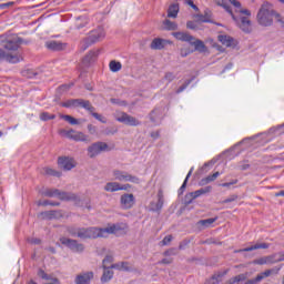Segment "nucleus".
I'll return each mask as SVG.
<instances>
[{
  "label": "nucleus",
  "mask_w": 284,
  "mask_h": 284,
  "mask_svg": "<svg viewBox=\"0 0 284 284\" xmlns=\"http://www.w3.org/2000/svg\"><path fill=\"white\" fill-rule=\"evenodd\" d=\"M277 261H280V262H283V261H284V253H282V254L280 255V257H278Z\"/></svg>",
  "instance_id": "obj_60"
},
{
  "label": "nucleus",
  "mask_w": 284,
  "mask_h": 284,
  "mask_svg": "<svg viewBox=\"0 0 284 284\" xmlns=\"http://www.w3.org/2000/svg\"><path fill=\"white\" fill-rule=\"evenodd\" d=\"M185 3L190 7H192L193 10H195V12H199V7H196V4H194V1L192 0H186Z\"/></svg>",
  "instance_id": "obj_45"
},
{
  "label": "nucleus",
  "mask_w": 284,
  "mask_h": 284,
  "mask_svg": "<svg viewBox=\"0 0 284 284\" xmlns=\"http://www.w3.org/2000/svg\"><path fill=\"white\" fill-rule=\"evenodd\" d=\"M105 151H108V143L105 142H95L88 148L90 159H94V156H99L101 152Z\"/></svg>",
  "instance_id": "obj_8"
},
{
  "label": "nucleus",
  "mask_w": 284,
  "mask_h": 284,
  "mask_svg": "<svg viewBox=\"0 0 284 284\" xmlns=\"http://www.w3.org/2000/svg\"><path fill=\"white\" fill-rule=\"evenodd\" d=\"M163 191L158 192V202H151L150 210L151 212H160V210H163Z\"/></svg>",
  "instance_id": "obj_16"
},
{
  "label": "nucleus",
  "mask_w": 284,
  "mask_h": 284,
  "mask_svg": "<svg viewBox=\"0 0 284 284\" xmlns=\"http://www.w3.org/2000/svg\"><path fill=\"white\" fill-rule=\"evenodd\" d=\"M170 254H172L170 251L164 252V256H170Z\"/></svg>",
  "instance_id": "obj_62"
},
{
  "label": "nucleus",
  "mask_w": 284,
  "mask_h": 284,
  "mask_svg": "<svg viewBox=\"0 0 284 284\" xmlns=\"http://www.w3.org/2000/svg\"><path fill=\"white\" fill-rule=\"evenodd\" d=\"M254 265H272V263H275L274 256H264L257 260H254Z\"/></svg>",
  "instance_id": "obj_24"
},
{
  "label": "nucleus",
  "mask_w": 284,
  "mask_h": 284,
  "mask_svg": "<svg viewBox=\"0 0 284 284\" xmlns=\"http://www.w3.org/2000/svg\"><path fill=\"white\" fill-rule=\"evenodd\" d=\"M60 90H70V85L63 84L62 87H60Z\"/></svg>",
  "instance_id": "obj_58"
},
{
  "label": "nucleus",
  "mask_w": 284,
  "mask_h": 284,
  "mask_svg": "<svg viewBox=\"0 0 284 284\" xmlns=\"http://www.w3.org/2000/svg\"><path fill=\"white\" fill-rule=\"evenodd\" d=\"M44 174H47L48 176H58V178L61 176V172L50 168L44 169Z\"/></svg>",
  "instance_id": "obj_40"
},
{
  "label": "nucleus",
  "mask_w": 284,
  "mask_h": 284,
  "mask_svg": "<svg viewBox=\"0 0 284 284\" xmlns=\"http://www.w3.org/2000/svg\"><path fill=\"white\" fill-rule=\"evenodd\" d=\"M62 134L67 136V139H70L71 141H78L85 143L88 142V135H85L83 132L69 130V131H62Z\"/></svg>",
  "instance_id": "obj_10"
},
{
  "label": "nucleus",
  "mask_w": 284,
  "mask_h": 284,
  "mask_svg": "<svg viewBox=\"0 0 284 284\" xmlns=\"http://www.w3.org/2000/svg\"><path fill=\"white\" fill-rule=\"evenodd\" d=\"M191 81H187L185 84H183L182 87H180L176 91L178 94H181V92H183V90H185V88H187L190 85Z\"/></svg>",
  "instance_id": "obj_48"
},
{
  "label": "nucleus",
  "mask_w": 284,
  "mask_h": 284,
  "mask_svg": "<svg viewBox=\"0 0 284 284\" xmlns=\"http://www.w3.org/2000/svg\"><path fill=\"white\" fill-rule=\"evenodd\" d=\"M172 34L178 41H185L186 43H192V41H194V37L190 36L187 32H173Z\"/></svg>",
  "instance_id": "obj_20"
},
{
  "label": "nucleus",
  "mask_w": 284,
  "mask_h": 284,
  "mask_svg": "<svg viewBox=\"0 0 284 284\" xmlns=\"http://www.w3.org/2000/svg\"><path fill=\"white\" fill-rule=\"evenodd\" d=\"M236 199H239L236 195H233L226 200H224V203H232V201H236Z\"/></svg>",
  "instance_id": "obj_52"
},
{
  "label": "nucleus",
  "mask_w": 284,
  "mask_h": 284,
  "mask_svg": "<svg viewBox=\"0 0 284 284\" xmlns=\"http://www.w3.org/2000/svg\"><path fill=\"white\" fill-rule=\"evenodd\" d=\"M277 1H280V3H283V4H284V0H277Z\"/></svg>",
  "instance_id": "obj_63"
},
{
  "label": "nucleus",
  "mask_w": 284,
  "mask_h": 284,
  "mask_svg": "<svg viewBox=\"0 0 284 284\" xmlns=\"http://www.w3.org/2000/svg\"><path fill=\"white\" fill-rule=\"evenodd\" d=\"M58 165H60L62 170H67V171L74 170V168H77V160L70 156L59 158Z\"/></svg>",
  "instance_id": "obj_14"
},
{
  "label": "nucleus",
  "mask_w": 284,
  "mask_h": 284,
  "mask_svg": "<svg viewBox=\"0 0 284 284\" xmlns=\"http://www.w3.org/2000/svg\"><path fill=\"white\" fill-rule=\"evenodd\" d=\"M151 136H152L153 139H159V133H152Z\"/></svg>",
  "instance_id": "obj_61"
},
{
  "label": "nucleus",
  "mask_w": 284,
  "mask_h": 284,
  "mask_svg": "<svg viewBox=\"0 0 284 284\" xmlns=\"http://www.w3.org/2000/svg\"><path fill=\"white\" fill-rule=\"evenodd\" d=\"M169 19H176L179 17V3H173L168 9Z\"/></svg>",
  "instance_id": "obj_26"
},
{
  "label": "nucleus",
  "mask_w": 284,
  "mask_h": 284,
  "mask_svg": "<svg viewBox=\"0 0 284 284\" xmlns=\"http://www.w3.org/2000/svg\"><path fill=\"white\" fill-rule=\"evenodd\" d=\"M113 176L115 181H122L124 183H134L135 185H139V183H141V179L121 170H114Z\"/></svg>",
  "instance_id": "obj_6"
},
{
  "label": "nucleus",
  "mask_w": 284,
  "mask_h": 284,
  "mask_svg": "<svg viewBox=\"0 0 284 284\" xmlns=\"http://www.w3.org/2000/svg\"><path fill=\"white\" fill-rule=\"evenodd\" d=\"M79 108H83L84 110H88V112H90L91 114L94 112V106L90 104V101L80 99Z\"/></svg>",
  "instance_id": "obj_33"
},
{
  "label": "nucleus",
  "mask_w": 284,
  "mask_h": 284,
  "mask_svg": "<svg viewBox=\"0 0 284 284\" xmlns=\"http://www.w3.org/2000/svg\"><path fill=\"white\" fill-rule=\"evenodd\" d=\"M151 121H154V118L152 116V114H151Z\"/></svg>",
  "instance_id": "obj_64"
},
{
  "label": "nucleus",
  "mask_w": 284,
  "mask_h": 284,
  "mask_svg": "<svg viewBox=\"0 0 284 284\" xmlns=\"http://www.w3.org/2000/svg\"><path fill=\"white\" fill-rule=\"evenodd\" d=\"M192 172H194V168H191V170L186 174V178L180 187V194H183V192H185V187H187V181H190V178L192 176Z\"/></svg>",
  "instance_id": "obj_38"
},
{
  "label": "nucleus",
  "mask_w": 284,
  "mask_h": 284,
  "mask_svg": "<svg viewBox=\"0 0 284 284\" xmlns=\"http://www.w3.org/2000/svg\"><path fill=\"white\" fill-rule=\"evenodd\" d=\"M226 274H227V271L217 272L207 281L206 284H220Z\"/></svg>",
  "instance_id": "obj_22"
},
{
  "label": "nucleus",
  "mask_w": 284,
  "mask_h": 284,
  "mask_svg": "<svg viewBox=\"0 0 284 284\" xmlns=\"http://www.w3.org/2000/svg\"><path fill=\"white\" fill-rule=\"evenodd\" d=\"M104 272L102 274L101 281L102 283H109L114 277V271H112V266L103 267Z\"/></svg>",
  "instance_id": "obj_21"
},
{
  "label": "nucleus",
  "mask_w": 284,
  "mask_h": 284,
  "mask_svg": "<svg viewBox=\"0 0 284 284\" xmlns=\"http://www.w3.org/2000/svg\"><path fill=\"white\" fill-rule=\"evenodd\" d=\"M80 99L68 100L62 103V108H79Z\"/></svg>",
  "instance_id": "obj_36"
},
{
  "label": "nucleus",
  "mask_w": 284,
  "mask_h": 284,
  "mask_svg": "<svg viewBox=\"0 0 284 284\" xmlns=\"http://www.w3.org/2000/svg\"><path fill=\"white\" fill-rule=\"evenodd\" d=\"M30 243H32L33 245H39V243H41V240H39V239H31Z\"/></svg>",
  "instance_id": "obj_55"
},
{
  "label": "nucleus",
  "mask_w": 284,
  "mask_h": 284,
  "mask_svg": "<svg viewBox=\"0 0 284 284\" xmlns=\"http://www.w3.org/2000/svg\"><path fill=\"white\" fill-rule=\"evenodd\" d=\"M121 227L119 225L113 224L104 229L99 227H88V229H77L69 230L71 236H78V239H105L110 236V234H116Z\"/></svg>",
  "instance_id": "obj_1"
},
{
  "label": "nucleus",
  "mask_w": 284,
  "mask_h": 284,
  "mask_svg": "<svg viewBox=\"0 0 284 284\" xmlns=\"http://www.w3.org/2000/svg\"><path fill=\"white\" fill-rule=\"evenodd\" d=\"M170 243H172V235H166V236L162 240V245H170Z\"/></svg>",
  "instance_id": "obj_44"
},
{
  "label": "nucleus",
  "mask_w": 284,
  "mask_h": 284,
  "mask_svg": "<svg viewBox=\"0 0 284 284\" xmlns=\"http://www.w3.org/2000/svg\"><path fill=\"white\" fill-rule=\"evenodd\" d=\"M234 183H236V182H226V183H222L221 186L222 187H231V185H234Z\"/></svg>",
  "instance_id": "obj_54"
},
{
  "label": "nucleus",
  "mask_w": 284,
  "mask_h": 284,
  "mask_svg": "<svg viewBox=\"0 0 284 284\" xmlns=\"http://www.w3.org/2000/svg\"><path fill=\"white\" fill-rule=\"evenodd\" d=\"M105 192H120L121 184L119 182H109L104 186Z\"/></svg>",
  "instance_id": "obj_28"
},
{
  "label": "nucleus",
  "mask_w": 284,
  "mask_h": 284,
  "mask_svg": "<svg viewBox=\"0 0 284 284\" xmlns=\"http://www.w3.org/2000/svg\"><path fill=\"white\" fill-rule=\"evenodd\" d=\"M10 6H14V2L1 3L0 10H6V8H10Z\"/></svg>",
  "instance_id": "obj_49"
},
{
  "label": "nucleus",
  "mask_w": 284,
  "mask_h": 284,
  "mask_svg": "<svg viewBox=\"0 0 284 284\" xmlns=\"http://www.w3.org/2000/svg\"><path fill=\"white\" fill-rule=\"evenodd\" d=\"M92 278H94V273H92V272L82 273L75 277V283L77 284H90V281Z\"/></svg>",
  "instance_id": "obj_17"
},
{
  "label": "nucleus",
  "mask_w": 284,
  "mask_h": 284,
  "mask_svg": "<svg viewBox=\"0 0 284 284\" xmlns=\"http://www.w3.org/2000/svg\"><path fill=\"white\" fill-rule=\"evenodd\" d=\"M116 121H119V123H124V125H131L133 128H136V125H141V121L128 113H121L120 115H118Z\"/></svg>",
  "instance_id": "obj_11"
},
{
  "label": "nucleus",
  "mask_w": 284,
  "mask_h": 284,
  "mask_svg": "<svg viewBox=\"0 0 284 284\" xmlns=\"http://www.w3.org/2000/svg\"><path fill=\"white\" fill-rule=\"evenodd\" d=\"M164 79H165L166 81H169V83L172 82V81H174V73H172V72L166 73V74L164 75Z\"/></svg>",
  "instance_id": "obj_46"
},
{
  "label": "nucleus",
  "mask_w": 284,
  "mask_h": 284,
  "mask_svg": "<svg viewBox=\"0 0 284 284\" xmlns=\"http://www.w3.org/2000/svg\"><path fill=\"white\" fill-rule=\"evenodd\" d=\"M256 19L258 26H262V28H270L274 26V21L280 23V26L284 24L283 17H281L278 12L272 9V4L270 2L262 3Z\"/></svg>",
  "instance_id": "obj_2"
},
{
  "label": "nucleus",
  "mask_w": 284,
  "mask_h": 284,
  "mask_svg": "<svg viewBox=\"0 0 284 284\" xmlns=\"http://www.w3.org/2000/svg\"><path fill=\"white\" fill-rule=\"evenodd\" d=\"M186 27L189 28V30H195V29H196V26L194 24L193 21H189V22L186 23Z\"/></svg>",
  "instance_id": "obj_51"
},
{
  "label": "nucleus",
  "mask_w": 284,
  "mask_h": 284,
  "mask_svg": "<svg viewBox=\"0 0 284 284\" xmlns=\"http://www.w3.org/2000/svg\"><path fill=\"white\" fill-rule=\"evenodd\" d=\"M163 29L164 30H178L179 29V24H176V22H172L171 20H164L163 21Z\"/></svg>",
  "instance_id": "obj_31"
},
{
  "label": "nucleus",
  "mask_w": 284,
  "mask_h": 284,
  "mask_svg": "<svg viewBox=\"0 0 284 284\" xmlns=\"http://www.w3.org/2000/svg\"><path fill=\"white\" fill-rule=\"evenodd\" d=\"M121 205L123 210H130L134 207V194H123L121 196Z\"/></svg>",
  "instance_id": "obj_15"
},
{
  "label": "nucleus",
  "mask_w": 284,
  "mask_h": 284,
  "mask_svg": "<svg viewBox=\"0 0 284 284\" xmlns=\"http://www.w3.org/2000/svg\"><path fill=\"white\" fill-rule=\"evenodd\" d=\"M85 23H88V21H84V23L83 24H81L80 22H79V20H78V22H77V28H78V30H81V28H85Z\"/></svg>",
  "instance_id": "obj_56"
},
{
  "label": "nucleus",
  "mask_w": 284,
  "mask_h": 284,
  "mask_svg": "<svg viewBox=\"0 0 284 284\" xmlns=\"http://www.w3.org/2000/svg\"><path fill=\"white\" fill-rule=\"evenodd\" d=\"M216 3L217 6H222V8H224L226 12H229V14H231L233 21H235L237 28H240L242 32H245L246 34H250V32H252V21H250V19H247L246 17L236 18V16H234V13L232 12V9H230V7L225 4V0H217Z\"/></svg>",
  "instance_id": "obj_4"
},
{
  "label": "nucleus",
  "mask_w": 284,
  "mask_h": 284,
  "mask_svg": "<svg viewBox=\"0 0 284 284\" xmlns=\"http://www.w3.org/2000/svg\"><path fill=\"white\" fill-rule=\"evenodd\" d=\"M221 176L220 172H215L212 175H209L201 180L200 185H207V183H212V181H216Z\"/></svg>",
  "instance_id": "obj_29"
},
{
  "label": "nucleus",
  "mask_w": 284,
  "mask_h": 284,
  "mask_svg": "<svg viewBox=\"0 0 284 284\" xmlns=\"http://www.w3.org/2000/svg\"><path fill=\"white\" fill-rule=\"evenodd\" d=\"M190 44L194 45L197 52H205V44L203 43V41L194 39V40H191Z\"/></svg>",
  "instance_id": "obj_30"
},
{
  "label": "nucleus",
  "mask_w": 284,
  "mask_h": 284,
  "mask_svg": "<svg viewBox=\"0 0 284 284\" xmlns=\"http://www.w3.org/2000/svg\"><path fill=\"white\" fill-rule=\"evenodd\" d=\"M60 119L70 123V125H79V120L72 118V115H60Z\"/></svg>",
  "instance_id": "obj_39"
},
{
  "label": "nucleus",
  "mask_w": 284,
  "mask_h": 284,
  "mask_svg": "<svg viewBox=\"0 0 284 284\" xmlns=\"http://www.w3.org/2000/svg\"><path fill=\"white\" fill-rule=\"evenodd\" d=\"M212 17V13L210 12V10L205 11V14H197L196 19L197 21H201L202 23H210V19Z\"/></svg>",
  "instance_id": "obj_34"
},
{
  "label": "nucleus",
  "mask_w": 284,
  "mask_h": 284,
  "mask_svg": "<svg viewBox=\"0 0 284 284\" xmlns=\"http://www.w3.org/2000/svg\"><path fill=\"white\" fill-rule=\"evenodd\" d=\"M88 130L91 134H94L97 132V126L92 125V124H89L88 125Z\"/></svg>",
  "instance_id": "obj_50"
},
{
  "label": "nucleus",
  "mask_w": 284,
  "mask_h": 284,
  "mask_svg": "<svg viewBox=\"0 0 284 284\" xmlns=\"http://www.w3.org/2000/svg\"><path fill=\"white\" fill-rule=\"evenodd\" d=\"M275 196H284V191H280V192L275 193Z\"/></svg>",
  "instance_id": "obj_59"
},
{
  "label": "nucleus",
  "mask_w": 284,
  "mask_h": 284,
  "mask_svg": "<svg viewBox=\"0 0 284 284\" xmlns=\"http://www.w3.org/2000/svg\"><path fill=\"white\" fill-rule=\"evenodd\" d=\"M43 195L50 199H60V201H74L77 199L74 193L61 192L59 189H47Z\"/></svg>",
  "instance_id": "obj_5"
},
{
  "label": "nucleus",
  "mask_w": 284,
  "mask_h": 284,
  "mask_svg": "<svg viewBox=\"0 0 284 284\" xmlns=\"http://www.w3.org/2000/svg\"><path fill=\"white\" fill-rule=\"evenodd\" d=\"M131 185L130 184H124V185H121L120 184V191L121 190H130Z\"/></svg>",
  "instance_id": "obj_57"
},
{
  "label": "nucleus",
  "mask_w": 284,
  "mask_h": 284,
  "mask_svg": "<svg viewBox=\"0 0 284 284\" xmlns=\"http://www.w3.org/2000/svg\"><path fill=\"white\" fill-rule=\"evenodd\" d=\"M91 114L94 119H97V121H100V123H108V121L103 118V115H101L94 111Z\"/></svg>",
  "instance_id": "obj_43"
},
{
  "label": "nucleus",
  "mask_w": 284,
  "mask_h": 284,
  "mask_svg": "<svg viewBox=\"0 0 284 284\" xmlns=\"http://www.w3.org/2000/svg\"><path fill=\"white\" fill-rule=\"evenodd\" d=\"M60 243L65 247H69L72 252H83V250H85L83 244L79 243L77 240L61 237Z\"/></svg>",
  "instance_id": "obj_9"
},
{
  "label": "nucleus",
  "mask_w": 284,
  "mask_h": 284,
  "mask_svg": "<svg viewBox=\"0 0 284 284\" xmlns=\"http://www.w3.org/2000/svg\"><path fill=\"white\" fill-rule=\"evenodd\" d=\"M210 192H212V186H205L195 192L187 193L184 197V203L185 205H191L195 199H199V196H203L204 194H210Z\"/></svg>",
  "instance_id": "obj_7"
},
{
  "label": "nucleus",
  "mask_w": 284,
  "mask_h": 284,
  "mask_svg": "<svg viewBox=\"0 0 284 284\" xmlns=\"http://www.w3.org/2000/svg\"><path fill=\"white\" fill-rule=\"evenodd\" d=\"M111 270H119V272H130V263L120 262L111 265Z\"/></svg>",
  "instance_id": "obj_23"
},
{
  "label": "nucleus",
  "mask_w": 284,
  "mask_h": 284,
  "mask_svg": "<svg viewBox=\"0 0 284 284\" xmlns=\"http://www.w3.org/2000/svg\"><path fill=\"white\" fill-rule=\"evenodd\" d=\"M216 221V217H211V219H206V220H200L197 222V225L200 227H212V224Z\"/></svg>",
  "instance_id": "obj_32"
},
{
  "label": "nucleus",
  "mask_w": 284,
  "mask_h": 284,
  "mask_svg": "<svg viewBox=\"0 0 284 284\" xmlns=\"http://www.w3.org/2000/svg\"><path fill=\"white\" fill-rule=\"evenodd\" d=\"M57 116L54 114H50L48 112H42L40 114L41 121H52V119H55Z\"/></svg>",
  "instance_id": "obj_41"
},
{
  "label": "nucleus",
  "mask_w": 284,
  "mask_h": 284,
  "mask_svg": "<svg viewBox=\"0 0 284 284\" xmlns=\"http://www.w3.org/2000/svg\"><path fill=\"white\" fill-rule=\"evenodd\" d=\"M103 39H105V30L103 29V27L94 29L90 32L88 37V41L90 43H98V41H103Z\"/></svg>",
  "instance_id": "obj_13"
},
{
  "label": "nucleus",
  "mask_w": 284,
  "mask_h": 284,
  "mask_svg": "<svg viewBox=\"0 0 284 284\" xmlns=\"http://www.w3.org/2000/svg\"><path fill=\"white\" fill-rule=\"evenodd\" d=\"M170 43V40L161 39V38H155L151 42V50H163L165 45Z\"/></svg>",
  "instance_id": "obj_19"
},
{
  "label": "nucleus",
  "mask_w": 284,
  "mask_h": 284,
  "mask_svg": "<svg viewBox=\"0 0 284 284\" xmlns=\"http://www.w3.org/2000/svg\"><path fill=\"white\" fill-rule=\"evenodd\" d=\"M39 205H59V203H51L50 201L40 202Z\"/></svg>",
  "instance_id": "obj_53"
},
{
  "label": "nucleus",
  "mask_w": 284,
  "mask_h": 284,
  "mask_svg": "<svg viewBox=\"0 0 284 284\" xmlns=\"http://www.w3.org/2000/svg\"><path fill=\"white\" fill-rule=\"evenodd\" d=\"M172 258H163L162 261L159 262V265H170L172 263Z\"/></svg>",
  "instance_id": "obj_47"
},
{
  "label": "nucleus",
  "mask_w": 284,
  "mask_h": 284,
  "mask_svg": "<svg viewBox=\"0 0 284 284\" xmlns=\"http://www.w3.org/2000/svg\"><path fill=\"white\" fill-rule=\"evenodd\" d=\"M219 42L223 45H226V48H230L232 45V37L230 36H219Z\"/></svg>",
  "instance_id": "obj_35"
},
{
  "label": "nucleus",
  "mask_w": 284,
  "mask_h": 284,
  "mask_svg": "<svg viewBox=\"0 0 284 284\" xmlns=\"http://www.w3.org/2000/svg\"><path fill=\"white\" fill-rule=\"evenodd\" d=\"M45 48H48V50H52L53 52H58L59 50H63V48H65V44L61 41L49 40L45 42Z\"/></svg>",
  "instance_id": "obj_18"
},
{
  "label": "nucleus",
  "mask_w": 284,
  "mask_h": 284,
  "mask_svg": "<svg viewBox=\"0 0 284 284\" xmlns=\"http://www.w3.org/2000/svg\"><path fill=\"white\" fill-rule=\"evenodd\" d=\"M21 38H12L11 40H7L3 43V48L6 51L0 49V61H8L9 63H19L21 61V54L14 53L19 50V44H21Z\"/></svg>",
  "instance_id": "obj_3"
},
{
  "label": "nucleus",
  "mask_w": 284,
  "mask_h": 284,
  "mask_svg": "<svg viewBox=\"0 0 284 284\" xmlns=\"http://www.w3.org/2000/svg\"><path fill=\"white\" fill-rule=\"evenodd\" d=\"M267 247H270V244L260 243V244L251 245L248 247L240 250V252H254V250H267Z\"/></svg>",
  "instance_id": "obj_25"
},
{
  "label": "nucleus",
  "mask_w": 284,
  "mask_h": 284,
  "mask_svg": "<svg viewBox=\"0 0 284 284\" xmlns=\"http://www.w3.org/2000/svg\"><path fill=\"white\" fill-rule=\"evenodd\" d=\"M231 2L232 6H234V8H236V12H241V14H246V17H251L252 12H250V10L247 9H241V2L236 1V0H227Z\"/></svg>",
  "instance_id": "obj_27"
},
{
  "label": "nucleus",
  "mask_w": 284,
  "mask_h": 284,
  "mask_svg": "<svg viewBox=\"0 0 284 284\" xmlns=\"http://www.w3.org/2000/svg\"><path fill=\"white\" fill-rule=\"evenodd\" d=\"M281 272V267H275L272 270H266L263 273L258 274L255 278L253 280H247L246 284H258L263 278H267V276H272V274H278Z\"/></svg>",
  "instance_id": "obj_12"
},
{
  "label": "nucleus",
  "mask_w": 284,
  "mask_h": 284,
  "mask_svg": "<svg viewBox=\"0 0 284 284\" xmlns=\"http://www.w3.org/2000/svg\"><path fill=\"white\" fill-rule=\"evenodd\" d=\"M109 68H110L111 72H119L121 70V68H123V65L121 64V62L113 60L109 63Z\"/></svg>",
  "instance_id": "obj_37"
},
{
  "label": "nucleus",
  "mask_w": 284,
  "mask_h": 284,
  "mask_svg": "<svg viewBox=\"0 0 284 284\" xmlns=\"http://www.w3.org/2000/svg\"><path fill=\"white\" fill-rule=\"evenodd\" d=\"M113 262H114V256L106 255L105 258L102 261V267H108V264Z\"/></svg>",
  "instance_id": "obj_42"
}]
</instances>
